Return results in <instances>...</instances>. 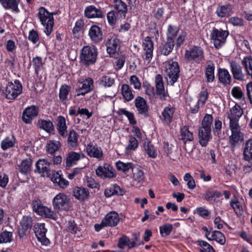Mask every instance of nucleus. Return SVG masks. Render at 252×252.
I'll return each mask as SVG.
<instances>
[{
    "label": "nucleus",
    "instance_id": "nucleus-1",
    "mask_svg": "<svg viewBox=\"0 0 252 252\" xmlns=\"http://www.w3.org/2000/svg\"><path fill=\"white\" fill-rule=\"evenodd\" d=\"M155 83L156 87V93H155V88L149 84L144 85L143 88L145 89L146 94L149 96L150 99H153L155 94L161 100H165L168 96V93L165 91L162 77L160 74L156 75L155 78Z\"/></svg>",
    "mask_w": 252,
    "mask_h": 252
},
{
    "label": "nucleus",
    "instance_id": "nucleus-2",
    "mask_svg": "<svg viewBox=\"0 0 252 252\" xmlns=\"http://www.w3.org/2000/svg\"><path fill=\"white\" fill-rule=\"evenodd\" d=\"M97 56V50L93 46L86 45L81 50L80 59L81 63L86 66L94 64Z\"/></svg>",
    "mask_w": 252,
    "mask_h": 252
},
{
    "label": "nucleus",
    "instance_id": "nucleus-3",
    "mask_svg": "<svg viewBox=\"0 0 252 252\" xmlns=\"http://www.w3.org/2000/svg\"><path fill=\"white\" fill-rule=\"evenodd\" d=\"M38 14L41 24L45 26V33L49 35L53 30L54 24L53 15L56 13H50L45 8L41 7L39 9Z\"/></svg>",
    "mask_w": 252,
    "mask_h": 252
},
{
    "label": "nucleus",
    "instance_id": "nucleus-4",
    "mask_svg": "<svg viewBox=\"0 0 252 252\" xmlns=\"http://www.w3.org/2000/svg\"><path fill=\"white\" fill-rule=\"evenodd\" d=\"M23 87L18 80L14 83L9 82L3 92L5 97L8 99L14 100L18 95L22 94Z\"/></svg>",
    "mask_w": 252,
    "mask_h": 252
},
{
    "label": "nucleus",
    "instance_id": "nucleus-5",
    "mask_svg": "<svg viewBox=\"0 0 252 252\" xmlns=\"http://www.w3.org/2000/svg\"><path fill=\"white\" fill-rule=\"evenodd\" d=\"M229 34L227 31L213 29L211 33V41L216 49L220 48L225 43L226 39Z\"/></svg>",
    "mask_w": 252,
    "mask_h": 252
},
{
    "label": "nucleus",
    "instance_id": "nucleus-6",
    "mask_svg": "<svg viewBox=\"0 0 252 252\" xmlns=\"http://www.w3.org/2000/svg\"><path fill=\"white\" fill-rule=\"evenodd\" d=\"M70 199L63 193H60L56 195L53 200L54 209L58 212L60 210L68 211L70 208Z\"/></svg>",
    "mask_w": 252,
    "mask_h": 252
},
{
    "label": "nucleus",
    "instance_id": "nucleus-7",
    "mask_svg": "<svg viewBox=\"0 0 252 252\" xmlns=\"http://www.w3.org/2000/svg\"><path fill=\"white\" fill-rule=\"evenodd\" d=\"M229 128L231 134L229 137V141L231 149L234 150L239 142L243 140V134L239 125H229Z\"/></svg>",
    "mask_w": 252,
    "mask_h": 252
},
{
    "label": "nucleus",
    "instance_id": "nucleus-8",
    "mask_svg": "<svg viewBox=\"0 0 252 252\" xmlns=\"http://www.w3.org/2000/svg\"><path fill=\"white\" fill-rule=\"evenodd\" d=\"M165 72L168 77V83L173 85L179 77L180 69L178 63L173 62L171 63H167L165 66Z\"/></svg>",
    "mask_w": 252,
    "mask_h": 252
},
{
    "label": "nucleus",
    "instance_id": "nucleus-9",
    "mask_svg": "<svg viewBox=\"0 0 252 252\" xmlns=\"http://www.w3.org/2000/svg\"><path fill=\"white\" fill-rule=\"evenodd\" d=\"M51 162L48 161L47 159H39L35 164L36 168L34 170L35 172H38L42 176H46L49 177L52 176L53 173H55L51 171L50 165Z\"/></svg>",
    "mask_w": 252,
    "mask_h": 252
},
{
    "label": "nucleus",
    "instance_id": "nucleus-10",
    "mask_svg": "<svg viewBox=\"0 0 252 252\" xmlns=\"http://www.w3.org/2000/svg\"><path fill=\"white\" fill-rule=\"evenodd\" d=\"M185 57L188 61L192 60L200 63L204 58L203 51L198 46H194L189 50L186 51Z\"/></svg>",
    "mask_w": 252,
    "mask_h": 252
},
{
    "label": "nucleus",
    "instance_id": "nucleus-11",
    "mask_svg": "<svg viewBox=\"0 0 252 252\" xmlns=\"http://www.w3.org/2000/svg\"><path fill=\"white\" fill-rule=\"evenodd\" d=\"M143 47L144 51L142 58L148 63H150L153 57L154 44L149 36H147L143 42Z\"/></svg>",
    "mask_w": 252,
    "mask_h": 252
},
{
    "label": "nucleus",
    "instance_id": "nucleus-12",
    "mask_svg": "<svg viewBox=\"0 0 252 252\" xmlns=\"http://www.w3.org/2000/svg\"><path fill=\"white\" fill-rule=\"evenodd\" d=\"M105 45L107 47V53L110 56H113L119 49L120 40L115 34H110L106 42Z\"/></svg>",
    "mask_w": 252,
    "mask_h": 252
},
{
    "label": "nucleus",
    "instance_id": "nucleus-13",
    "mask_svg": "<svg viewBox=\"0 0 252 252\" xmlns=\"http://www.w3.org/2000/svg\"><path fill=\"white\" fill-rule=\"evenodd\" d=\"M76 90L77 93L76 96L84 95L93 89V80L91 78H88L82 82H78Z\"/></svg>",
    "mask_w": 252,
    "mask_h": 252
},
{
    "label": "nucleus",
    "instance_id": "nucleus-14",
    "mask_svg": "<svg viewBox=\"0 0 252 252\" xmlns=\"http://www.w3.org/2000/svg\"><path fill=\"white\" fill-rule=\"evenodd\" d=\"M98 176L102 178H112L116 177L115 170L109 164H104L103 166H99L95 170Z\"/></svg>",
    "mask_w": 252,
    "mask_h": 252
},
{
    "label": "nucleus",
    "instance_id": "nucleus-15",
    "mask_svg": "<svg viewBox=\"0 0 252 252\" xmlns=\"http://www.w3.org/2000/svg\"><path fill=\"white\" fill-rule=\"evenodd\" d=\"M243 114V109L239 105L235 104L227 112V117L229 120V125H239V119Z\"/></svg>",
    "mask_w": 252,
    "mask_h": 252
},
{
    "label": "nucleus",
    "instance_id": "nucleus-16",
    "mask_svg": "<svg viewBox=\"0 0 252 252\" xmlns=\"http://www.w3.org/2000/svg\"><path fill=\"white\" fill-rule=\"evenodd\" d=\"M32 218L28 216H24L20 222L18 229V235L20 238L26 236L32 226Z\"/></svg>",
    "mask_w": 252,
    "mask_h": 252
},
{
    "label": "nucleus",
    "instance_id": "nucleus-17",
    "mask_svg": "<svg viewBox=\"0 0 252 252\" xmlns=\"http://www.w3.org/2000/svg\"><path fill=\"white\" fill-rule=\"evenodd\" d=\"M38 107L35 105H31L26 108L23 112L22 120L26 124L32 123L33 119L35 118L38 114Z\"/></svg>",
    "mask_w": 252,
    "mask_h": 252
},
{
    "label": "nucleus",
    "instance_id": "nucleus-18",
    "mask_svg": "<svg viewBox=\"0 0 252 252\" xmlns=\"http://www.w3.org/2000/svg\"><path fill=\"white\" fill-rule=\"evenodd\" d=\"M134 103L138 114L144 117H147L149 116V106L144 98L137 96L135 99Z\"/></svg>",
    "mask_w": 252,
    "mask_h": 252
},
{
    "label": "nucleus",
    "instance_id": "nucleus-19",
    "mask_svg": "<svg viewBox=\"0 0 252 252\" xmlns=\"http://www.w3.org/2000/svg\"><path fill=\"white\" fill-rule=\"evenodd\" d=\"M89 35L91 41L95 44L102 41L103 32L101 28L95 25H93L89 31Z\"/></svg>",
    "mask_w": 252,
    "mask_h": 252
},
{
    "label": "nucleus",
    "instance_id": "nucleus-20",
    "mask_svg": "<svg viewBox=\"0 0 252 252\" xmlns=\"http://www.w3.org/2000/svg\"><path fill=\"white\" fill-rule=\"evenodd\" d=\"M35 234L38 240L43 245L47 246L49 244V240L46 237L47 229L45 228V224L40 223L37 224L35 227Z\"/></svg>",
    "mask_w": 252,
    "mask_h": 252
},
{
    "label": "nucleus",
    "instance_id": "nucleus-21",
    "mask_svg": "<svg viewBox=\"0 0 252 252\" xmlns=\"http://www.w3.org/2000/svg\"><path fill=\"white\" fill-rule=\"evenodd\" d=\"M86 152L88 155L91 158H94L98 159H101L103 157V153L101 147H98L96 144L89 143L86 147Z\"/></svg>",
    "mask_w": 252,
    "mask_h": 252
},
{
    "label": "nucleus",
    "instance_id": "nucleus-22",
    "mask_svg": "<svg viewBox=\"0 0 252 252\" xmlns=\"http://www.w3.org/2000/svg\"><path fill=\"white\" fill-rule=\"evenodd\" d=\"M120 221V217L118 214L115 211L108 213L103 219V223L105 225L110 227L116 226Z\"/></svg>",
    "mask_w": 252,
    "mask_h": 252
},
{
    "label": "nucleus",
    "instance_id": "nucleus-23",
    "mask_svg": "<svg viewBox=\"0 0 252 252\" xmlns=\"http://www.w3.org/2000/svg\"><path fill=\"white\" fill-rule=\"evenodd\" d=\"M230 70L234 79L237 80L244 79L245 75L242 71L240 64L235 61H232L230 63Z\"/></svg>",
    "mask_w": 252,
    "mask_h": 252
},
{
    "label": "nucleus",
    "instance_id": "nucleus-24",
    "mask_svg": "<svg viewBox=\"0 0 252 252\" xmlns=\"http://www.w3.org/2000/svg\"><path fill=\"white\" fill-rule=\"evenodd\" d=\"M199 143L202 147H206L211 139V128L201 127L199 130Z\"/></svg>",
    "mask_w": 252,
    "mask_h": 252
},
{
    "label": "nucleus",
    "instance_id": "nucleus-25",
    "mask_svg": "<svg viewBox=\"0 0 252 252\" xmlns=\"http://www.w3.org/2000/svg\"><path fill=\"white\" fill-rule=\"evenodd\" d=\"M175 110V108L170 106L164 108L160 117L162 122L168 125H170L172 121Z\"/></svg>",
    "mask_w": 252,
    "mask_h": 252
},
{
    "label": "nucleus",
    "instance_id": "nucleus-26",
    "mask_svg": "<svg viewBox=\"0 0 252 252\" xmlns=\"http://www.w3.org/2000/svg\"><path fill=\"white\" fill-rule=\"evenodd\" d=\"M85 155L82 153L71 152L68 153L66 158V166L70 167L76 164L80 158H84Z\"/></svg>",
    "mask_w": 252,
    "mask_h": 252
},
{
    "label": "nucleus",
    "instance_id": "nucleus-27",
    "mask_svg": "<svg viewBox=\"0 0 252 252\" xmlns=\"http://www.w3.org/2000/svg\"><path fill=\"white\" fill-rule=\"evenodd\" d=\"M85 14L88 18H102L104 16L103 12L101 9L96 8L94 5L87 6L85 10Z\"/></svg>",
    "mask_w": 252,
    "mask_h": 252
},
{
    "label": "nucleus",
    "instance_id": "nucleus-28",
    "mask_svg": "<svg viewBox=\"0 0 252 252\" xmlns=\"http://www.w3.org/2000/svg\"><path fill=\"white\" fill-rule=\"evenodd\" d=\"M233 13V7L231 4L220 5L216 10V13L218 17L223 18L228 17Z\"/></svg>",
    "mask_w": 252,
    "mask_h": 252
},
{
    "label": "nucleus",
    "instance_id": "nucleus-29",
    "mask_svg": "<svg viewBox=\"0 0 252 252\" xmlns=\"http://www.w3.org/2000/svg\"><path fill=\"white\" fill-rule=\"evenodd\" d=\"M73 195L76 199L82 201L89 198L90 193L87 189L75 187L73 189Z\"/></svg>",
    "mask_w": 252,
    "mask_h": 252
},
{
    "label": "nucleus",
    "instance_id": "nucleus-30",
    "mask_svg": "<svg viewBox=\"0 0 252 252\" xmlns=\"http://www.w3.org/2000/svg\"><path fill=\"white\" fill-rule=\"evenodd\" d=\"M57 129L58 133L63 137L67 135L66 120L64 117L60 116L57 119Z\"/></svg>",
    "mask_w": 252,
    "mask_h": 252
},
{
    "label": "nucleus",
    "instance_id": "nucleus-31",
    "mask_svg": "<svg viewBox=\"0 0 252 252\" xmlns=\"http://www.w3.org/2000/svg\"><path fill=\"white\" fill-rule=\"evenodd\" d=\"M113 7L121 17H125L127 11V5L125 2L122 0H114Z\"/></svg>",
    "mask_w": 252,
    "mask_h": 252
},
{
    "label": "nucleus",
    "instance_id": "nucleus-32",
    "mask_svg": "<svg viewBox=\"0 0 252 252\" xmlns=\"http://www.w3.org/2000/svg\"><path fill=\"white\" fill-rule=\"evenodd\" d=\"M180 139L182 140L184 144L193 141V133L189 130V127L187 126H184L181 127Z\"/></svg>",
    "mask_w": 252,
    "mask_h": 252
},
{
    "label": "nucleus",
    "instance_id": "nucleus-33",
    "mask_svg": "<svg viewBox=\"0 0 252 252\" xmlns=\"http://www.w3.org/2000/svg\"><path fill=\"white\" fill-rule=\"evenodd\" d=\"M219 80L224 86L229 85L231 82V77L228 70L224 68H220L218 70Z\"/></svg>",
    "mask_w": 252,
    "mask_h": 252
},
{
    "label": "nucleus",
    "instance_id": "nucleus-34",
    "mask_svg": "<svg viewBox=\"0 0 252 252\" xmlns=\"http://www.w3.org/2000/svg\"><path fill=\"white\" fill-rule=\"evenodd\" d=\"M51 178L52 181L56 186H58L62 189H65L68 186L69 182L63 179L58 172L53 173Z\"/></svg>",
    "mask_w": 252,
    "mask_h": 252
},
{
    "label": "nucleus",
    "instance_id": "nucleus-35",
    "mask_svg": "<svg viewBox=\"0 0 252 252\" xmlns=\"http://www.w3.org/2000/svg\"><path fill=\"white\" fill-rule=\"evenodd\" d=\"M128 249H132L137 246L135 241H131L126 235H123L118 240V247L120 249H124L125 247Z\"/></svg>",
    "mask_w": 252,
    "mask_h": 252
},
{
    "label": "nucleus",
    "instance_id": "nucleus-36",
    "mask_svg": "<svg viewBox=\"0 0 252 252\" xmlns=\"http://www.w3.org/2000/svg\"><path fill=\"white\" fill-rule=\"evenodd\" d=\"M243 156L244 160L248 162L252 160V139H250L246 142Z\"/></svg>",
    "mask_w": 252,
    "mask_h": 252
},
{
    "label": "nucleus",
    "instance_id": "nucleus-37",
    "mask_svg": "<svg viewBox=\"0 0 252 252\" xmlns=\"http://www.w3.org/2000/svg\"><path fill=\"white\" fill-rule=\"evenodd\" d=\"M37 126L48 133H51L54 129V125L50 120L38 119L37 122Z\"/></svg>",
    "mask_w": 252,
    "mask_h": 252
},
{
    "label": "nucleus",
    "instance_id": "nucleus-38",
    "mask_svg": "<svg viewBox=\"0 0 252 252\" xmlns=\"http://www.w3.org/2000/svg\"><path fill=\"white\" fill-rule=\"evenodd\" d=\"M174 40L169 39L160 46L159 51L162 54L164 55H169L172 51L174 46Z\"/></svg>",
    "mask_w": 252,
    "mask_h": 252
},
{
    "label": "nucleus",
    "instance_id": "nucleus-39",
    "mask_svg": "<svg viewBox=\"0 0 252 252\" xmlns=\"http://www.w3.org/2000/svg\"><path fill=\"white\" fill-rule=\"evenodd\" d=\"M20 0H0V2L5 9H10L15 12L19 11L18 7Z\"/></svg>",
    "mask_w": 252,
    "mask_h": 252
},
{
    "label": "nucleus",
    "instance_id": "nucleus-40",
    "mask_svg": "<svg viewBox=\"0 0 252 252\" xmlns=\"http://www.w3.org/2000/svg\"><path fill=\"white\" fill-rule=\"evenodd\" d=\"M100 86L104 87H111L114 84L115 76L107 75L102 76L98 80Z\"/></svg>",
    "mask_w": 252,
    "mask_h": 252
},
{
    "label": "nucleus",
    "instance_id": "nucleus-41",
    "mask_svg": "<svg viewBox=\"0 0 252 252\" xmlns=\"http://www.w3.org/2000/svg\"><path fill=\"white\" fill-rule=\"evenodd\" d=\"M32 159L31 158H27L22 160L19 165V171L23 174H27L31 170Z\"/></svg>",
    "mask_w": 252,
    "mask_h": 252
},
{
    "label": "nucleus",
    "instance_id": "nucleus-42",
    "mask_svg": "<svg viewBox=\"0 0 252 252\" xmlns=\"http://www.w3.org/2000/svg\"><path fill=\"white\" fill-rule=\"evenodd\" d=\"M125 191L117 185L105 189L104 192V194L107 197H109L114 195H123Z\"/></svg>",
    "mask_w": 252,
    "mask_h": 252
},
{
    "label": "nucleus",
    "instance_id": "nucleus-43",
    "mask_svg": "<svg viewBox=\"0 0 252 252\" xmlns=\"http://www.w3.org/2000/svg\"><path fill=\"white\" fill-rule=\"evenodd\" d=\"M71 90V87L66 84L62 85L59 92V98L60 101L65 104L67 100V96Z\"/></svg>",
    "mask_w": 252,
    "mask_h": 252
},
{
    "label": "nucleus",
    "instance_id": "nucleus-44",
    "mask_svg": "<svg viewBox=\"0 0 252 252\" xmlns=\"http://www.w3.org/2000/svg\"><path fill=\"white\" fill-rule=\"evenodd\" d=\"M78 137V134L73 129L70 130L67 141L68 146L72 148L77 147Z\"/></svg>",
    "mask_w": 252,
    "mask_h": 252
},
{
    "label": "nucleus",
    "instance_id": "nucleus-45",
    "mask_svg": "<svg viewBox=\"0 0 252 252\" xmlns=\"http://www.w3.org/2000/svg\"><path fill=\"white\" fill-rule=\"evenodd\" d=\"M16 139L14 136L11 137H5L1 142V148L3 150H6L14 146Z\"/></svg>",
    "mask_w": 252,
    "mask_h": 252
},
{
    "label": "nucleus",
    "instance_id": "nucleus-46",
    "mask_svg": "<svg viewBox=\"0 0 252 252\" xmlns=\"http://www.w3.org/2000/svg\"><path fill=\"white\" fill-rule=\"evenodd\" d=\"M116 166L118 170H122L125 173H127L130 169L133 170L134 167L131 162L124 163L120 161L116 163Z\"/></svg>",
    "mask_w": 252,
    "mask_h": 252
},
{
    "label": "nucleus",
    "instance_id": "nucleus-47",
    "mask_svg": "<svg viewBox=\"0 0 252 252\" xmlns=\"http://www.w3.org/2000/svg\"><path fill=\"white\" fill-rule=\"evenodd\" d=\"M215 66L214 63L208 64L205 71V77L208 83L212 82L215 79L214 75Z\"/></svg>",
    "mask_w": 252,
    "mask_h": 252
},
{
    "label": "nucleus",
    "instance_id": "nucleus-48",
    "mask_svg": "<svg viewBox=\"0 0 252 252\" xmlns=\"http://www.w3.org/2000/svg\"><path fill=\"white\" fill-rule=\"evenodd\" d=\"M242 64L244 66L247 74L252 79V58L251 56L245 57L242 61Z\"/></svg>",
    "mask_w": 252,
    "mask_h": 252
},
{
    "label": "nucleus",
    "instance_id": "nucleus-49",
    "mask_svg": "<svg viewBox=\"0 0 252 252\" xmlns=\"http://www.w3.org/2000/svg\"><path fill=\"white\" fill-rule=\"evenodd\" d=\"M122 93L123 97L127 101L132 100L134 97V95L132 93L131 90L130 89L129 86L127 84H123L122 85Z\"/></svg>",
    "mask_w": 252,
    "mask_h": 252
},
{
    "label": "nucleus",
    "instance_id": "nucleus-50",
    "mask_svg": "<svg viewBox=\"0 0 252 252\" xmlns=\"http://www.w3.org/2000/svg\"><path fill=\"white\" fill-rule=\"evenodd\" d=\"M61 147L60 143L59 141H50L46 146L47 151L51 155H53L56 152L59 150Z\"/></svg>",
    "mask_w": 252,
    "mask_h": 252
},
{
    "label": "nucleus",
    "instance_id": "nucleus-51",
    "mask_svg": "<svg viewBox=\"0 0 252 252\" xmlns=\"http://www.w3.org/2000/svg\"><path fill=\"white\" fill-rule=\"evenodd\" d=\"M212 240H215L220 245H224L225 243V237L220 231L214 230L211 236Z\"/></svg>",
    "mask_w": 252,
    "mask_h": 252
},
{
    "label": "nucleus",
    "instance_id": "nucleus-52",
    "mask_svg": "<svg viewBox=\"0 0 252 252\" xmlns=\"http://www.w3.org/2000/svg\"><path fill=\"white\" fill-rule=\"evenodd\" d=\"M160 233L162 237L169 235L173 230V225L170 223H166L159 227Z\"/></svg>",
    "mask_w": 252,
    "mask_h": 252
},
{
    "label": "nucleus",
    "instance_id": "nucleus-53",
    "mask_svg": "<svg viewBox=\"0 0 252 252\" xmlns=\"http://www.w3.org/2000/svg\"><path fill=\"white\" fill-rule=\"evenodd\" d=\"M119 115H125L128 119L129 123L131 125H135L136 124V121L135 119L133 113L128 111L125 109H120L118 111Z\"/></svg>",
    "mask_w": 252,
    "mask_h": 252
},
{
    "label": "nucleus",
    "instance_id": "nucleus-54",
    "mask_svg": "<svg viewBox=\"0 0 252 252\" xmlns=\"http://www.w3.org/2000/svg\"><path fill=\"white\" fill-rule=\"evenodd\" d=\"M133 171V178L136 181L140 182L144 180V172L139 167H134Z\"/></svg>",
    "mask_w": 252,
    "mask_h": 252
},
{
    "label": "nucleus",
    "instance_id": "nucleus-55",
    "mask_svg": "<svg viewBox=\"0 0 252 252\" xmlns=\"http://www.w3.org/2000/svg\"><path fill=\"white\" fill-rule=\"evenodd\" d=\"M32 206L33 211L40 215L44 206H43L40 200H33L32 203Z\"/></svg>",
    "mask_w": 252,
    "mask_h": 252
},
{
    "label": "nucleus",
    "instance_id": "nucleus-56",
    "mask_svg": "<svg viewBox=\"0 0 252 252\" xmlns=\"http://www.w3.org/2000/svg\"><path fill=\"white\" fill-rule=\"evenodd\" d=\"M32 206L33 211L40 215L44 206H43L40 200H33L32 203Z\"/></svg>",
    "mask_w": 252,
    "mask_h": 252
},
{
    "label": "nucleus",
    "instance_id": "nucleus-57",
    "mask_svg": "<svg viewBox=\"0 0 252 252\" xmlns=\"http://www.w3.org/2000/svg\"><path fill=\"white\" fill-rule=\"evenodd\" d=\"M32 206L33 211L40 215L44 206H43L40 200H33L32 203Z\"/></svg>",
    "mask_w": 252,
    "mask_h": 252
},
{
    "label": "nucleus",
    "instance_id": "nucleus-58",
    "mask_svg": "<svg viewBox=\"0 0 252 252\" xmlns=\"http://www.w3.org/2000/svg\"><path fill=\"white\" fill-rule=\"evenodd\" d=\"M198 243L199 246L202 248L200 252H215L213 247L207 242L204 241H198Z\"/></svg>",
    "mask_w": 252,
    "mask_h": 252
},
{
    "label": "nucleus",
    "instance_id": "nucleus-59",
    "mask_svg": "<svg viewBox=\"0 0 252 252\" xmlns=\"http://www.w3.org/2000/svg\"><path fill=\"white\" fill-rule=\"evenodd\" d=\"M32 62L34 67L35 73L36 74H38L39 71L43 65L42 59L40 57L37 56L32 59Z\"/></svg>",
    "mask_w": 252,
    "mask_h": 252
},
{
    "label": "nucleus",
    "instance_id": "nucleus-60",
    "mask_svg": "<svg viewBox=\"0 0 252 252\" xmlns=\"http://www.w3.org/2000/svg\"><path fill=\"white\" fill-rule=\"evenodd\" d=\"M179 30L177 27L173 26L171 25L168 26L167 31V39H172L177 36Z\"/></svg>",
    "mask_w": 252,
    "mask_h": 252
},
{
    "label": "nucleus",
    "instance_id": "nucleus-61",
    "mask_svg": "<svg viewBox=\"0 0 252 252\" xmlns=\"http://www.w3.org/2000/svg\"><path fill=\"white\" fill-rule=\"evenodd\" d=\"M119 14L114 10L109 11L107 14V18L109 25H114L117 21Z\"/></svg>",
    "mask_w": 252,
    "mask_h": 252
},
{
    "label": "nucleus",
    "instance_id": "nucleus-62",
    "mask_svg": "<svg viewBox=\"0 0 252 252\" xmlns=\"http://www.w3.org/2000/svg\"><path fill=\"white\" fill-rule=\"evenodd\" d=\"M12 234L9 231H3L0 234V243L10 242L12 240Z\"/></svg>",
    "mask_w": 252,
    "mask_h": 252
},
{
    "label": "nucleus",
    "instance_id": "nucleus-63",
    "mask_svg": "<svg viewBox=\"0 0 252 252\" xmlns=\"http://www.w3.org/2000/svg\"><path fill=\"white\" fill-rule=\"evenodd\" d=\"M212 122L213 117L212 115L207 114L205 115L203 119L201 127L211 128Z\"/></svg>",
    "mask_w": 252,
    "mask_h": 252
},
{
    "label": "nucleus",
    "instance_id": "nucleus-64",
    "mask_svg": "<svg viewBox=\"0 0 252 252\" xmlns=\"http://www.w3.org/2000/svg\"><path fill=\"white\" fill-rule=\"evenodd\" d=\"M233 96L237 99H240L244 96L241 88L239 87H234L232 88L231 92Z\"/></svg>",
    "mask_w": 252,
    "mask_h": 252
}]
</instances>
